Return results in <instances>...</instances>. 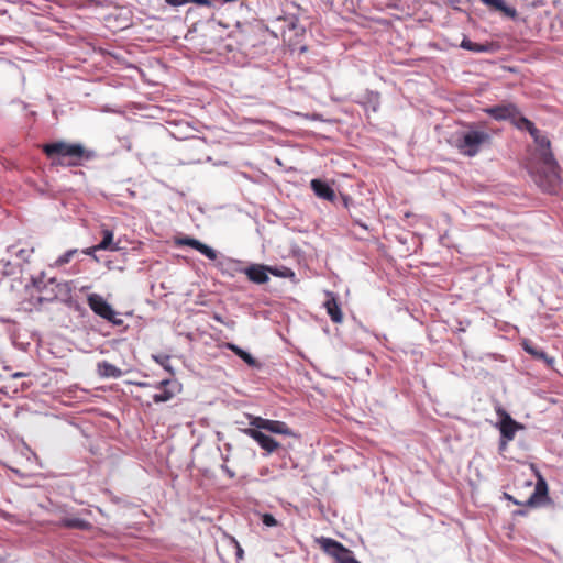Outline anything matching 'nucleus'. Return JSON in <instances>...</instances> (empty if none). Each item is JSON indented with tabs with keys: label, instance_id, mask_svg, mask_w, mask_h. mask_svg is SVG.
<instances>
[{
	"label": "nucleus",
	"instance_id": "obj_7",
	"mask_svg": "<svg viewBox=\"0 0 563 563\" xmlns=\"http://www.w3.org/2000/svg\"><path fill=\"white\" fill-rule=\"evenodd\" d=\"M250 424L260 430H266L272 433L283 435H294L292 430L284 421L269 420L262 417H251Z\"/></svg>",
	"mask_w": 563,
	"mask_h": 563
},
{
	"label": "nucleus",
	"instance_id": "obj_29",
	"mask_svg": "<svg viewBox=\"0 0 563 563\" xmlns=\"http://www.w3.org/2000/svg\"><path fill=\"white\" fill-rule=\"evenodd\" d=\"M229 542L230 544L235 549L236 551V558L240 560V559H243V549L241 548V545L239 544V542L234 539V538H230L229 539Z\"/></svg>",
	"mask_w": 563,
	"mask_h": 563
},
{
	"label": "nucleus",
	"instance_id": "obj_17",
	"mask_svg": "<svg viewBox=\"0 0 563 563\" xmlns=\"http://www.w3.org/2000/svg\"><path fill=\"white\" fill-rule=\"evenodd\" d=\"M523 349L527 353L532 355L534 358L543 361L549 368L553 367L554 358L552 356H549L542 350H539L538 347H536L527 342L523 343Z\"/></svg>",
	"mask_w": 563,
	"mask_h": 563
},
{
	"label": "nucleus",
	"instance_id": "obj_21",
	"mask_svg": "<svg viewBox=\"0 0 563 563\" xmlns=\"http://www.w3.org/2000/svg\"><path fill=\"white\" fill-rule=\"evenodd\" d=\"M511 124L516 126L518 130L526 131L528 128H531L532 121L523 117L519 109L516 110V115L510 120Z\"/></svg>",
	"mask_w": 563,
	"mask_h": 563
},
{
	"label": "nucleus",
	"instance_id": "obj_19",
	"mask_svg": "<svg viewBox=\"0 0 563 563\" xmlns=\"http://www.w3.org/2000/svg\"><path fill=\"white\" fill-rule=\"evenodd\" d=\"M90 308L101 318L106 319V300L98 295H90L88 298Z\"/></svg>",
	"mask_w": 563,
	"mask_h": 563
},
{
	"label": "nucleus",
	"instance_id": "obj_30",
	"mask_svg": "<svg viewBox=\"0 0 563 563\" xmlns=\"http://www.w3.org/2000/svg\"><path fill=\"white\" fill-rule=\"evenodd\" d=\"M107 371H108V377H110V376L119 377L121 375V371L110 364H108Z\"/></svg>",
	"mask_w": 563,
	"mask_h": 563
},
{
	"label": "nucleus",
	"instance_id": "obj_2",
	"mask_svg": "<svg viewBox=\"0 0 563 563\" xmlns=\"http://www.w3.org/2000/svg\"><path fill=\"white\" fill-rule=\"evenodd\" d=\"M43 152L53 165L60 166H78L95 156L93 152L86 150L81 144L63 141L44 144Z\"/></svg>",
	"mask_w": 563,
	"mask_h": 563
},
{
	"label": "nucleus",
	"instance_id": "obj_9",
	"mask_svg": "<svg viewBox=\"0 0 563 563\" xmlns=\"http://www.w3.org/2000/svg\"><path fill=\"white\" fill-rule=\"evenodd\" d=\"M159 393L153 395L154 402L169 401L178 391L179 384L175 379H164L158 383Z\"/></svg>",
	"mask_w": 563,
	"mask_h": 563
},
{
	"label": "nucleus",
	"instance_id": "obj_31",
	"mask_svg": "<svg viewBox=\"0 0 563 563\" xmlns=\"http://www.w3.org/2000/svg\"><path fill=\"white\" fill-rule=\"evenodd\" d=\"M165 2L172 7H181L189 3V0H165Z\"/></svg>",
	"mask_w": 563,
	"mask_h": 563
},
{
	"label": "nucleus",
	"instance_id": "obj_32",
	"mask_svg": "<svg viewBox=\"0 0 563 563\" xmlns=\"http://www.w3.org/2000/svg\"><path fill=\"white\" fill-rule=\"evenodd\" d=\"M191 3H196L202 7H212V0H189Z\"/></svg>",
	"mask_w": 563,
	"mask_h": 563
},
{
	"label": "nucleus",
	"instance_id": "obj_34",
	"mask_svg": "<svg viewBox=\"0 0 563 563\" xmlns=\"http://www.w3.org/2000/svg\"><path fill=\"white\" fill-rule=\"evenodd\" d=\"M107 240H108V250H114L112 232L108 231Z\"/></svg>",
	"mask_w": 563,
	"mask_h": 563
},
{
	"label": "nucleus",
	"instance_id": "obj_5",
	"mask_svg": "<svg viewBox=\"0 0 563 563\" xmlns=\"http://www.w3.org/2000/svg\"><path fill=\"white\" fill-rule=\"evenodd\" d=\"M317 542L322 551L331 556L335 563H361L354 558L350 549L334 539L321 537Z\"/></svg>",
	"mask_w": 563,
	"mask_h": 563
},
{
	"label": "nucleus",
	"instance_id": "obj_18",
	"mask_svg": "<svg viewBox=\"0 0 563 563\" xmlns=\"http://www.w3.org/2000/svg\"><path fill=\"white\" fill-rule=\"evenodd\" d=\"M59 526L69 529L86 530L90 527V523L77 517H65L60 519Z\"/></svg>",
	"mask_w": 563,
	"mask_h": 563
},
{
	"label": "nucleus",
	"instance_id": "obj_35",
	"mask_svg": "<svg viewBox=\"0 0 563 563\" xmlns=\"http://www.w3.org/2000/svg\"><path fill=\"white\" fill-rule=\"evenodd\" d=\"M98 371L101 376L106 375V362L98 363Z\"/></svg>",
	"mask_w": 563,
	"mask_h": 563
},
{
	"label": "nucleus",
	"instance_id": "obj_36",
	"mask_svg": "<svg viewBox=\"0 0 563 563\" xmlns=\"http://www.w3.org/2000/svg\"><path fill=\"white\" fill-rule=\"evenodd\" d=\"M23 376H25V374H24V373H22V372H16V373H14V374L12 375V377H14V378L23 377Z\"/></svg>",
	"mask_w": 563,
	"mask_h": 563
},
{
	"label": "nucleus",
	"instance_id": "obj_33",
	"mask_svg": "<svg viewBox=\"0 0 563 563\" xmlns=\"http://www.w3.org/2000/svg\"><path fill=\"white\" fill-rule=\"evenodd\" d=\"M473 43H474V42H472V41H470L468 38H466V37H465V38H463V41L461 42V45H460V46H461L462 48H464V49L470 51V49H471V47L473 46Z\"/></svg>",
	"mask_w": 563,
	"mask_h": 563
},
{
	"label": "nucleus",
	"instance_id": "obj_8",
	"mask_svg": "<svg viewBox=\"0 0 563 563\" xmlns=\"http://www.w3.org/2000/svg\"><path fill=\"white\" fill-rule=\"evenodd\" d=\"M244 433L258 443L268 454L275 452L280 444L272 437L263 433L260 429L252 427L244 429Z\"/></svg>",
	"mask_w": 563,
	"mask_h": 563
},
{
	"label": "nucleus",
	"instance_id": "obj_24",
	"mask_svg": "<svg viewBox=\"0 0 563 563\" xmlns=\"http://www.w3.org/2000/svg\"><path fill=\"white\" fill-rule=\"evenodd\" d=\"M103 235H102V239L100 240V242L96 245V246H92V247H88L86 250H84L82 252L87 255H92L93 258L99 262L100 260L95 255V253L97 251H102V250H106V231H102Z\"/></svg>",
	"mask_w": 563,
	"mask_h": 563
},
{
	"label": "nucleus",
	"instance_id": "obj_1",
	"mask_svg": "<svg viewBox=\"0 0 563 563\" xmlns=\"http://www.w3.org/2000/svg\"><path fill=\"white\" fill-rule=\"evenodd\" d=\"M526 131L532 136L536 151L529 163V172L538 186L548 192H553L560 185V166L551 150V141L541 134L540 130L531 123Z\"/></svg>",
	"mask_w": 563,
	"mask_h": 563
},
{
	"label": "nucleus",
	"instance_id": "obj_39",
	"mask_svg": "<svg viewBox=\"0 0 563 563\" xmlns=\"http://www.w3.org/2000/svg\"><path fill=\"white\" fill-rule=\"evenodd\" d=\"M214 319H216L217 321H219V322H222V319H221V317H219V316H214Z\"/></svg>",
	"mask_w": 563,
	"mask_h": 563
},
{
	"label": "nucleus",
	"instance_id": "obj_37",
	"mask_svg": "<svg viewBox=\"0 0 563 563\" xmlns=\"http://www.w3.org/2000/svg\"><path fill=\"white\" fill-rule=\"evenodd\" d=\"M225 472L229 474L231 478L234 477V473L231 472L229 468L225 467Z\"/></svg>",
	"mask_w": 563,
	"mask_h": 563
},
{
	"label": "nucleus",
	"instance_id": "obj_3",
	"mask_svg": "<svg viewBox=\"0 0 563 563\" xmlns=\"http://www.w3.org/2000/svg\"><path fill=\"white\" fill-rule=\"evenodd\" d=\"M490 141L492 137L487 132L471 129L456 139L455 146L461 154L473 157L479 153L484 145L489 144Z\"/></svg>",
	"mask_w": 563,
	"mask_h": 563
},
{
	"label": "nucleus",
	"instance_id": "obj_38",
	"mask_svg": "<svg viewBox=\"0 0 563 563\" xmlns=\"http://www.w3.org/2000/svg\"><path fill=\"white\" fill-rule=\"evenodd\" d=\"M508 498H509L510 500H512L516 505H521V504H522V503H520V501H518V500L512 499V497H511V496H508Z\"/></svg>",
	"mask_w": 563,
	"mask_h": 563
},
{
	"label": "nucleus",
	"instance_id": "obj_14",
	"mask_svg": "<svg viewBox=\"0 0 563 563\" xmlns=\"http://www.w3.org/2000/svg\"><path fill=\"white\" fill-rule=\"evenodd\" d=\"M481 1L489 9L499 11L504 15H506L510 19L517 18V10L515 8L506 5L504 0H481Z\"/></svg>",
	"mask_w": 563,
	"mask_h": 563
},
{
	"label": "nucleus",
	"instance_id": "obj_23",
	"mask_svg": "<svg viewBox=\"0 0 563 563\" xmlns=\"http://www.w3.org/2000/svg\"><path fill=\"white\" fill-rule=\"evenodd\" d=\"M268 273L276 277H282V278H290V277L295 276V273L292 272V269H290L289 267H285V266H282V267L268 266Z\"/></svg>",
	"mask_w": 563,
	"mask_h": 563
},
{
	"label": "nucleus",
	"instance_id": "obj_10",
	"mask_svg": "<svg viewBox=\"0 0 563 563\" xmlns=\"http://www.w3.org/2000/svg\"><path fill=\"white\" fill-rule=\"evenodd\" d=\"M517 106L514 103L498 104L485 109V112L497 121H510L516 115Z\"/></svg>",
	"mask_w": 563,
	"mask_h": 563
},
{
	"label": "nucleus",
	"instance_id": "obj_6",
	"mask_svg": "<svg viewBox=\"0 0 563 563\" xmlns=\"http://www.w3.org/2000/svg\"><path fill=\"white\" fill-rule=\"evenodd\" d=\"M241 263L238 261H229L227 272H230L231 275L233 273H243L246 275L250 282L262 285L268 282V266L263 264H252L247 267H241Z\"/></svg>",
	"mask_w": 563,
	"mask_h": 563
},
{
	"label": "nucleus",
	"instance_id": "obj_27",
	"mask_svg": "<svg viewBox=\"0 0 563 563\" xmlns=\"http://www.w3.org/2000/svg\"><path fill=\"white\" fill-rule=\"evenodd\" d=\"M492 49V44H479V43H473V46L471 47V52L474 53H484L489 52Z\"/></svg>",
	"mask_w": 563,
	"mask_h": 563
},
{
	"label": "nucleus",
	"instance_id": "obj_25",
	"mask_svg": "<svg viewBox=\"0 0 563 563\" xmlns=\"http://www.w3.org/2000/svg\"><path fill=\"white\" fill-rule=\"evenodd\" d=\"M78 251L76 249L74 250H68L67 252H65L63 255H60L57 260H56V265L58 266H62L68 262H70V260L73 258V256L77 253Z\"/></svg>",
	"mask_w": 563,
	"mask_h": 563
},
{
	"label": "nucleus",
	"instance_id": "obj_11",
	"mask_svg": "<svg viewBox=\"0 0 563 563\" xmlns=\"http://www.w3.org/2000/svg\"><path fill=\"white\" fill-rule=\"evenodd\" d=\"M177 244L190 246L194 250L203 254L206 257H208L211 261H214L217 258V252L212 247L208 246L207 244L200 242L197 239H194L190 236H185V238L178 239Z\"/></svg>",
	"mask_w": 563,
	"mask_h": 563
},
{
	"label": "nucleus",
	"instance_id": "obj_13",
	"mask_svg": "<svg viewBox=\"0 0 563 563\" xmlns=\"http://www.w3.org/2000/svg\"><path fill=\"white\" fill-rule=\"evenodd\" d=\"M310 186L316 196H318L319 198H322L331 202L334 201L335 192L327 183L320 179H312Z\"/></svg>",
	"mask_w": 563,
	"mask_h": 563
},
{
	"label": "nucleus",
	"instance_id": "obj_20",
	"mask_svg": "<svg viewBox=\"0 0 563 563\" xmlns=\"http://www.w3.org/2000/svg\"><path fill=\"white\" fill-rule=\"evenodd\" d=\"M45 274L42 272L38 276L31 277V284L37 291L43 292L47 289L48 285L55 284V278H49L47 282H44Z\"/></svg>",
	"mask_w": 563,
	"mask_h": 563
},
{
	"label": "nucleus",
	"instance_id": "obj_26",
	"mask_svg": "<svg viewBox=\"0 0 563 563\" xmlns=\"http://www.w3.org/2000/svg\"><path fill=\"white\" fill-rule=\"evenodd\" d=\"M108 322H111L113 325H123L124 321L117 317V312L108 305Z\"/></svg>",
	"mask_w": 563,
	"mask_h": 563
},
{
	"label": "nucleus",
	"instance_id": "obj_22",
	"mask_svg": "<svg viewBox=\"0 0 563 563\" xmlns=\"http://www.w3.org/2000/svg\"><path fill=\"white\" fill-rule=\"evenodd\" d=\"M229 349L234 352L240 358H242L246 364L253 366L256 364V361L255 358L247 352H245L244 350H242L241 347L234 345V344H229L228 345Z\"/></svg>",
	"mask_w": 563,
	"mask_h": 563
},
{
	"label": "nucleus",
	"instance_id": "obj_4",
	"mask_svg": "<svg viewBox=\"0 0 563 563\" xmlns=\"http://www.w3.org/2000/svg\"><path fill=\"white\" fill-rule=\"evenodd\" d=\"M33 252V247H20L19 244L8 246V257L0 258V264L3 266V274L11 275L14 273L15 267L22 268L23 264L29 262Z\"/></svg>",
	"mask_w": 563,
	"mask_h": 563
},
{
	"label": "nucleus",
	"instance_id": "obj_12",
	"mask_svg": "<svg viewBox=\"0 0 563 563\" xmlns=\"http://www.w3.org/2000/svg\"><path fill=\"white\" fill-rule=\"evenodd\" d=\"M324 308L334 323H341L343 321V313L341 307L338 302L336 297L333 292H327V300L324 302Z\"/></svg>",
	"mask_w": 563,
	"mask_h": 563
},
{
	"label": "nucleus",
	"instance_id": "obj_28",
	"mask_svg": "<svg viewBox=\"0 0 563 563\" xmlns=\"http://www.w3.org/2000/svg\"><path fill=\"white\" fill-rule=\"evenodd\" d=\"M262 522L267 527H275L277 526V520L275 517L271 514H264L262 516Z\"/></svg>",
	"mask_w": 563,
	"mask_h": 563
},
{
	"label": "nucleus",
	"instance_id": "obj_15",
	"mask_svg": "<svg viewBox=\"0 0 563 563\" xmlns=\"http://www.w3.org/2000/svg\"><path fill=\"white\" fill-rule=\"evenodd\" d=\"M519 424L511 419L509 415H505V418L500 422V433L507 441H511L515 438L516 431Z\"/></svg>",
	"mask_w": 563,
	"mask_h": 563
},
{
	"label": "nucleus",
	"instance_id": "obj_16",
	"mask_svg": "<svg viewBox=\"0 0 563 563\" xmlns=\"http://www.w3.org/2000/svg\"><path fill=\"white\" fill-rule=\"evenodd\" d=\"M548 494V486L543 478H539L534 492L532 495L528 498V500L525 503L527 506H536L540 503V500L544 497H547Z\"/></svg>",
	"mask_w": 563,
	"mask_h": 563
}]
</instances>
